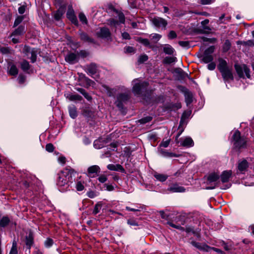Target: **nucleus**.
<instances>
[{
  "label": "nucleus",
  "instance_id": "nucleus-34",
  "mask_svg": "<svg viewBox=\"0 0 254 254\" xmlns=\"http://www.w3.org/2000/svg\"><path fill=\"white\" fill-rule=\"evenodd\" d=\"M97 36L99 38L108 40L110 38L111 33H97Z\"/></svg>",
  "mask_w": 254,
  "mask_h": 254
},
{
  "label": "nucleus",
  "instance_id": "nucleus-2",
  "mask_svg": "<svg viewBox=\"0 0 254 254\" xmlns=\"http://www.w3.org/2000/svg\"><path fill=\"white\" fill-rule=\"evenodd\" d=\"M73 172L72 169H65L58 174L57 184L59 187L68 186V183L71 180V173Z\"/></svg>",
  "mask_w": 254,
  "mask_h": 254
},
{
  "label": "nucleus",
  "instance_id": "nucleus-13",
  "mask_svg": "<svg viewBox=\"0 0 254 254\" xmlns=\"http://www.w3.org/2000/svg\"><path fill=\"white\" fill-rule=\"evenodd\" d=\"M65 9L66 5L65 4L60 6L59 8L54 13V18L56 20H59L65 12Z\"/></svg>",
  "mask_w": 254,
  "mask_h": 254
},
{
  "label": "nucleus",
  "instance_id": "nucleus-35",
  "mask_svg": "<svg viewBox=\"0 0 254 254\" xmlns=\"http://www.w3.org/2000/svg\"><path fill=\"white\" fill-rule=\"evenodd\" d=\"M21 68L24 71L28 70L30 68L29 63L26 60H23L21 63Z\"/></svg>",
  "mask_w": 254,
  "mask_h": 254
},
{
  "label": "nucleus",
  "instance_id": "nucleus-36",
  "mask_svg": "<svg viewBox=\"0 0 254 254\" xmlns=\"http://www.w3.org/2000/svg\"><path fill=\"white\" fill-rule=\"evenodd\" d=\"M81 38L85 41H87L89 43H94V40L87 35L85 33H82L81 35Z\"/></svg>",
  "mask_w": 254,
  "mask_h": 254
},
{
  "label": "nucleus",
  "instance_id": "nucleus-18",
  "mask_svg": "<svg viewBox=\"0 0 254 254\" xmlns=\"http://www.w3.org/2000/svg\"><path fill=\"white\" fill-rule=\"evenodd\" d=\"M168 190L173 192H183L186 190L183 187L179 186L178 185H174L172 187H170Z\"/></svg>",
  "mask_w": 254,
  "mask_h": 254
},
{
  "label": "nucleus",
  "instance_id": "nucleus-6",
  "mask_svg": "<svg viewBox=\"0 0 254 254\" xmlns=\"http://www.w3.org/2000/svg\"><path fill=\"white\" fill-rule=\"evenodd\" d=\"M214 50L215 47L214 46H211L206 49L204 51L203 54L200 57L201 61L206 64L212 62L214 58L212 54L214 52Z\"/></svg>",
  "mask_w": 254,
  "mask_h": 254
},
{
  "label": "nucleus",
  "instance_id": "nucleus-48",
  "mask_svg": "<svg viewBox=\"0 0 254 254\" xmlns=\"http://www.w3.org/2000/svg\"><path fill=\"white\" fill-rule=\"evenodd\" d=\"M76 188L78 191H82L84 190V187L81 182H78L76 185Z\"/></svg>",
  "mask_w": 254,
  "mask_h": 254
},
{
  "label": "nucleus",
  "instance_id": "nucleus-17",
  "mask_svg": "<svg viewBox=\"0 0 254 254\" xmlns=\"http://www.w3.org/2000/svg\"><path fill=\"white\" fill-rule=\"evenodd\" d=\"M219 178V174L216 173H211L209 174L207 177V184H209L212 183H215Z\"/></svg>",
  "mask_w": 254,
  "mask_h": 254
},
{
  "label": "nucleus",
  "instance_id": "nucleus-5",
  "mask_svg": "<svg viewBox=\"0 0 254 254\" xmlns=\"http://www.w3.org/2000/svg\"><path fill=\"white\" fill-rule=\"evenodd\" d=\"M138 80V79H135L133 80V82L135 83L133 86L132 91L135 95L143 96V92L144 91H146L148 85V83L146 82H143L141 83L136 82Z\"/></svg>",
  "mask_w": 254,
  "mask_h": 254
},
{
  "label": "nucleus",
  "instance_id": "nucleus-62",
  "mask_svg": "<svg viewBox=\"0 0 254 254\" xmlns=\"http://www.w3.org/2000/svg\"><path fill=\"white\" fill-rule=\"evenodd\" d=\"M78 56H80L83 58H85L87 56L88 53L85 51H80L77 54Z\"/></svg>",
  "mask_w": 254,
  "mask_h": 254
},
{
  "label": "nucleus",
  "instance_id": "nucleus-41",
  "mask_svg": "<svg viewBox=\"0 0 254 254\" xmlns=\"http://www.w3.org/2000/svg\"><path fill=\"white\" fill-rule=\"evenodd\" d=\"M148 56L146 55H143L139 56L138 59V62L140 64L143 63L148 60Z\"/></svg>",
  "mask_w": 254,
  "mask_h": 254
},
{
  "label": "nucleus",
  "instance_id": "nucleus-27",
  "mask_svg": "<svg viewBox=\"0 0 254 254\" xmlns=\"http://www.w3.org/2000/svg\"><path fill=\"white\" fill-rule=\"evenodd\" d=\"M76 90L82 94L84 97L88 100L90 101L92 99L91 97L85 91V89L82 88H77Z\"/></svg>",
  "mask_w": 254,
  "mask_h": 254
},
{
  "label": "nucleus",
  "instance_id": "nucleus-39",
  "mask_svg": "<svg viewBox=\"0 0 254 254\" xmlns=\"http://www.w3.org/2000/svg\"><path fill=\"white\" fill-rule=\"evenodd\" d=\"M54 244L53 240L51 238H48L44 242L45 246L46 248H49L52 246Z\"/></svg>",
  "mask_w": 254,
  "mask_h": 254
},
{
  "label": "nucleus",
  "instance_id": "nucleus-28",
  "mask_svg": "<svg viewBox=\"0 0 254 254\" xmlns=\"http://www.w3.org/2000/svg\"><path fill=\"white\" fill-rule=\"evenodd\" d=\"M154 176L157 180L161 182H164L168 178L167 175L161 174L156 173L154 175Z\"/></svg>",
  "mask_w": 254,
  "mask_h": 254
},
{
  "label": "nucleus",
  "instance_id": "nucleus-55",
  "mask_svg": "<svg viewBox=\"0 0 254 254\" xmlns=\"http://www.w3.org/2000/svg\"><path fill=\"white\" fill-rule=\"evenodd\" d=\"M170 142V140L169 139L167 140L166 141H163L161 143L160 146L163 147H167L169 145Z\"/></svg>",
  "mask_w": 254,
  "mask_h": 254
},
{
  "label": "nucleus",
  "instance_id": "nucleus-50",
  "mask_svg": "<svg viewBox=\"0 0 254 254\" xmlns=\"http://www.w3.org/2000/svg\"><path fill=\"white\" fill-rule=\"evenodd\" d=\"M240 43H241V44H243L244 45H249V46H254V42L252 40H249L248 41H243V42H240V41L237 42L238 44H239Z\"/></svg>",
  "mask_w": 254,
  "mask_h": 254
},
{
  "label": "nucleus",
  "instance_id": "nucleus-25",
  "mask_svg": "<svg viewBox=\"0 0 254 254\" xmlns=\"http://www.w3.org/2000/svg\"><path fill=\"white\" fill-rule=\"evenodd\" d=\"M37 51L35 49H32L30 51L29 56L27 57L28 58L31 60L32 63H34L36 61Z\"/></svg>",
  "mask_w": 254,
  "mask_h": 254
},
{
  "label": "nucleus",
  "instance_id": "nucleus-42",
  "mask_svg": "<svg viewBox=\"0 0 254 254\" xmlns=\"http://www.w3.org/2000/svg\"><path fill=\"white\" fill-rule=\"evenodd\" d=\"M152 118L151 117H146L145 118H142V119L139 120L138 121V122L140 124H145V123L150 122L152 120Z\"/></svg>",
  "mask_w": 254,
  "mask_h": 254
},
{
  "label": "nucleus",
  "instance_id": "nucleus-57",
  "mask_svg": "<svg viewBox=\"0 0 254 254\" xmlns=\"http://www.w3.org/2000/svg\"><path fill=\"white\" fill-rule=\"evenodd\" d=\"M209 22V20L208 19H205L201 22V24L203 25V29H206L208 30H210V28L207 26H205V25L207 24Z\"/></svg>",
  "mask_w": 254,
  "mask_h": 254
},
{
  "label": "nucleus",
  "instance_id": "nucleus-16",
  "mask_svg": "<svg viewBox=\"0 0 254 254\" xmlns=\"http://www.w3.org/2000/svg\"><path fill=\"white\" fill-rule=\"evenodd\" d=\"M107 168L111 171H120L123 173H126V171L123 167L120 164H110L107 165Z\"/></svg>",
  "mask_w": 254,
  "mask_h": 254
},
{
  "label": "nucleus",
  "instance_id": "nucleus-23",
  "mask_svg": "<svg viewBox=\"0 0 254 254\" xmlns=\"http://www.w3.org/2000/svg\"><path fill=\"white\" fill-rule=\"evenodd\" d=\"M66 98L70 101H81L82 97L78 94H67Z\"/></svg>",
  "mask_w": 254,
  "mask_h": 254
},
{
  "label": "nucleus",
  "instance_id": "nucleus-3",
  "mask_svg": "<svg viewBox=\"0 0 254 254\" xmlns=\"http://www.w3.org/2000/svg\"><path fill=\"white\" fill-rule=\"evenodd\" d=\"M232 141L233 143L234 147L239 150L246 146L247 140L246 138L241 135L239 130H236L232 136Z\"/></svg>",
  "mask_w": 254,
  "mask_h": 254
},
{
  "label": "nucleus",
  "instance_id": "nucleus-64",
  "mask_svg": "<svg viewBox=\"0 0 254 254\" xmlns=\"http://www.w3.org/2000/svg\"><path fill=\"white\" fill-rule=\"evenodd\" d=\"M87 196L91 198H94L95 196V193L93 191H89L87 193Z\"/></svg>",
  "mask_w": 254,
  "mask_h": 254
},
{
  "label": "nucleus",
  "instance_id": "nucleus-61",
  "mask_svg": "<svg viewBox=\"0 0 254 254\" xmlns=\"http://www.w3.org/2000/svg\"><path fill=\"white\" fill-rule=\"evenodd\" d=\"M210 250H212V248L206 245H202L201 249H200V250L204 251L206 252H209Z\"/></svg>",
  "mask_w": 254,
  "mask_h": 254
},
{
  "label": "nucleus",
  "instance_id": "nucleus-10",
  "mask_svg": "<svg viewBox=\"0 0 254 254\" xmlns=\"http://www.w3.org/2000/svg\"><path fill=\"white\" fill-rule=\"evenodd\" d=\"M66 16L71 22L75 25L78 24V21L76 16L74 14V12L71 6H69L67 12L66 13Z\"/></svg>",
  "mask_w": 254,
  "mask_h": 254
},
{
  "label": "nucleus",
  "instance_id": "nucleus-26",
  "mask_svg": "<svg viewBox=\"0 0 254 254\" xmlns=\"http://www.w3.org/2000/svg\"><path fill=\"white\" fill-rule=\"evenodd\" d=\"M163 51L166 54L173 55L175 50L171 46L169 45H165L163 48Z\"/></svg>",
  "mask_w": 254,
  "mask_h": 254
},
{
  "label": "nucleus",
  "instance_id": "nucleus-22",
  "mask_svg": "<svg viewBox=\"0 0 254 254\" xmlns=\"http://www.w3.org/2000/svg\"><path fill=\"white\" fill-rule=\"evenodd\" d=\"M25 243L26 246L28 247V248L30 250L33 244V236L31 232H30L29 234L26 237Z\"/></svg>",
  "mask_w": 254,
  "mask_h": 254
},
{
  "label": "nucleus",
  "instance_id": "nucleus-4",
  "mask_svg": "<svg viewBox=\"0 0 254 254\" xmlns=\"http://www.w3.org/2000/svg\"><path fill=\"white\" fill-rule=\"evenodd\" d=\"M234 67L238 76L240 78H251L250 69L247 65L245 64H235Z\"/></svg>",
  "mask_w": 254,
  "mask_h": 254
},
{
  "label": "nucleus",
  "instance_id": "nucleus-52",
  "mask_svg": "<svg viewBox=\"0 0 254 254\" xmlns=\"http://www.w3.org/2000/svg\"><path fill=\"white\" fill-rule=\"evenodd\" d=\"M127 223L130 226H138V223L133 219L127 220Z\"/></svg>",
  "mask_w": 254,
  "mask_h": 254
},
{
  "label": "nucleus",
  "instance_id": "nucleus-44",
  "mask_svg": "<svg viewBox=\"0 0 254 254\" xmlns=\"http://www.w3.org/2000/svg\"><path fill=\"white\" fill-rule=\"evenodd\" d=\"M138 41L140 43L143 44L145 46H148L149 45V42L147 39H143L141 38H138Z\"/></svg>",
  "mask_w": 254,
  "mask_h": 254
},
{
  "label": "nucleus",
  "instance_id": "nucleus-38",
  "mask_svg": "<svg viewBox=\"0 0 254 254\" xmlns=\"http://www.w3.org/2000/svg\"><path fill=\"white\" fill-rule=\"evenodd\" d=\"M9 73L11 75H15L18 73V69L15 65H12L10 68Z\"/></svg>",
  "mask_w": 254,
  "mask_h": 254
},
{
  "label": "nucleus",
  "instance_id": "nucleus-15",
  "mask_svg": "<svg viewBox=\"0 0 254 254\" xmlns=\"http://www.w3.org/2000/svg\"><path fill=\"white\" fill-rule=\"evenodd\" d=\"M181 142L180 143V146L186 147H190L194 145L192 139L190 137H187L184 139L181 138Z\"/></svg>",
  "mask_w": 254,
  "mask_h": 254
},
{
  "label": "nucleus",
  "instance_id": "nucleus-7",
  "mask_svg": "<svg viewBox=\"0 0 254 254\" xmlns=\"http://www.w3.org/2000/svg\"><path fill=\"white\" fill-rule=\"evenodd\" d=\"M116 13L118 14L120 21L119 22L117 20H115L113 18H111L108 20L109 25L113 27H116L117 26H119L120 25V23H124L125 21V15L123 12L118 11V13Z\"/></svg>",
  "mask_w": 254,
  "mask_h": 254
},
{
  "label": "nucleus",
  "instance_id": "nucleus-54",
  "mask_svg": "<svg viewBox=\"0 0 254 254\" xmlns=\"http://www.w3.org/2000/svg\"><path fill=\"white\" fill-rule=\"evenodd\" d=\"M125 52L127 53H133L135 52V49L131 47H127L125 48Z\"/></svg>",
  "mask_w": 254,
  "mask_h": 254
},
{
  "label": "nucleus",
  "instance_id": "nucleus-21",
  "mask_svg": "<svg viewBox=\"0 0 254 254\" xmlns=\"http://www.w3.org/2000/svg\"><path fill=\"white\" fill-rule=\"evenodd\" d=\"M158 151L160 155L165 157H177V155L176 154L169 152L163 149H160L158 150Z\"/></svg>",
  "mask_w": 254,
  "mask_h": 254
},
{
  "label": "nucleus",
  "instance_id": "nucleus-8",
  "mask_svg": "<svg viewBox=\"0 0 254 254\" xmlns=\"http://www.w3.org/2000/svg\"><path fill=\"white\" fill-rule=\"evenodd\" d=\"M129 99V94L127 93L119 94L117 97L116 105L119 108H122L123 103L127 101Z\"/></svg>",
  "mask_w": 254,
  "mask_h": 254
},
{
  "label": "nucleus",
  "instance_id": "nucleus-46",
  "mask_svg": "<svg viewBox=\"0 0 254 254\" xmlns=\"http://www.w3.org/2000/svg\"><path fill=\"white\" fill-rule=\"evenodd\" d=\"M179 44L182 47L188 48L190 47L189 41H179Z\"/></svg>",
  "mask_w": 254,
  "mask_h": 254
},
{
  "label": "nucleus",
  "instance_id": "nucleus-60",
  "mask_svg": "<svg viewBox=\"0 0 254 254\" xmlns=\"http://www.w3.org/2000/svg\"><path fill=\"white\" fill-rule=\"evenodd\" d=\"M0 52L4 54H6L9 53V49L7 47L0 48Z\"/></svg>",
  "mask_w": 254,
  "mask_h": 254
},
{
  "label": "nucleus",
  "instance_id": "nucleus-20",
  "mask_svg": "<svg viewBox=\"0 0 254 254\" xmlns=\"http://www.w3.org/2000/svg\"><path fill=\"white\" fill-rule=\"evenodd\" d=\"M232 175L231 171H224L221 176V179L222 183H226L229 181V178Z\"/></svg>",
  "mask_w": 254,
  "mask_h": 254
},
{
  "label": "nucleus",
  "instance_id": "nucleus-58",
  "mask_svg": "<svg viewBox=\"0 0 254 254\" xmlns=\"http://www.w3.org/2000/svg\"><path fill=\"white\" fill-rule=\"evenodd\" d=\"M18 82L20 84H22L25 80V76L23 75L20 74L18 78Z\"/></svg>",
  "mask_w": 254,
  "mask_h": 254
},
{
  "label": "nucleus",
  "instance_id": "nucleus-59",
  "mask_svg": "<svg viewBox=\"0 0 254 254\" xmlns=\"http://www.w3.org/2000/svg\"><path fill=\"white\" fill-rule=\"evenodd\" d=\"M32 49H31L30 47L25 46L24 47L23 51L25 54L26 55L27 57L29 56V53L30 51H31Z\"/></svg>",
  "mask_w": 254,
  "mask_h": 254
},
{
  "label": "nucleus",
  "instance_id": "nucleus-1",
  "mask_svg": "<svg viewBox=\"0 0 254 254\" xmlns=\"http://www.w3.org/2000/svg\"><path fill=\"white\" fill-rule=\"evenodd\" d=\"M218 61L219 63L217 68L221 73L223 80L227 82L233 80L234 76L232 66H229L227 61L221 58H218Z\"/></svg>",
  "mask_w": 254,
  "mask_h": 254
},
{
  "label": "nucleus",
  "instance_id": "nucleus-53",
  "mask_svg": "<svg viewBox=\"0 0 254 254\" xmlns=\"http://www.w3.org/2000/svg\"><path fill=\"white\" fill-rule=\"evenodd\" d=\"M216 67V64L214 62H211L207 65V68L209 70H213Z\"/></svg>",
  "mask_w": 254,
  "mask_h": 254
},
{
  "label": "nucleus",
  "instance_id": "nucleus-33",
  "mask_svg": "<svg viewBox=\"0 0 254 254\" xmlns=\"http://www.w3.org/2000/svg\"><path fill=\"white\" fill-rule=\"evenodd\" d=\"M10 220L7 216H3L0 220V226L1 227H5L8 224Z\"/></svg>",
  "mask_w": 254,
  "mask_h": 254
},
{
  "label": "nucleus",
  "instance_id": "nucleus-43",
  "mask_svg": "<svg viewBox=\"0 0 254 254\" xmlns=\"http://www.w3.org/2000/svg\"><path fill=\"white\" fill-rule=\"evenodd\" d=\"M23 19V16H18L15 19L14 23V27L17 26L19 24H20Z\"/></svg>",
  "mask_w": 254,
  "mask_h": 254
},
{
  "label": "nucleus",
  "instance_id": "nucleus-9",
  "mask_svg": "<svg viewBox=\"0 0 254 254\" xmlns=\"http://www.w3.org/2000/svg\"><path fill=\"white\" fill-rule=\"evenodd\" d=\"M153 25L157 27L165 28L167 25V22L164 19L156 17L151 20Z\"/></svg>",
  "mask_w": 254,
  "mask_h": 254
},
{
  "label": "nucleus",
  "instance_id": "nucleus-12",
  "mask_svg": "<svg viewBox=\"0 0 254 254\" xmlns=\"http://www.w3.org/2000/svg\"><path fill=\"white\" fill-rule=\"evenodd\" d=\"M100 168L97 165H93L89 167L87 169L88 175L89 177L94 178L100 173Z\"/></svg>",
  "mask_w": 254,
  "mask_h": 254
},
{
  "label": "nucleus",
  "instance_id": "nucleus-24",
  "mask_svg": "<svg viewBox=\"0 0 254 254\" xmlns=\"http://www.w3.org/2000/svg\"><path fill=\"white\" fill-rule=\"evenodd\" d=\"M69 114L71 118L75 119L77 116V109L76 107L72 105L68 107Z\"/></svg>",
  "mask_w": 254,
  "mask_h": 254
},
{
  "label": "nucleus",
  "instance_id": "nucleus-63",
  "mask_svg": "<svg viewBox=\"0 0 254 254\" xmlns=\"http://www.w3.org/2000/svg\"><path fill=\"white\" fill-rule=\"evenodd\" d=\"M161 37V36L160 35L156 33L152 36V39H153L155 42H157L160 39Z\"/></svg>",
  "mask_w": 254,
  "mask_h": 254
},
{
  "label": "nucleus",
  "instance_id": "nucleus-32",
  "mask_svg": "<svg viewBox=\"0 0 254 254\" xmlns=\"http://www.w3.org/2000/svg\"><path fill=\"white\" fill-rule=\"evenodd\" d=\"M18 254V251H17V243L15 240H14L12 242V247L11 248V250L9 252V254Z\"/></svg>",
  "mask_w": 254,
  "mask_h": 254
},
{
  "label": "nucleus",
  "instance_id": "nucleus-31",
  "mask_svg": "<svg viewBox=\"0 0 254 254\" xmlns=\"http://www.w3.org/2000/svg\"><path fill=\"white\" fill-rule=\"evenodd\" d=\"M231 44L230 42L228 40H225L223 45V52L224 53H226L228 52L231 48Z\"/></svg>",
  "mask_w": 254,
  "mask_h": 254
},
{
  "label": "nucleus",
  "instance_id": "nucleus-40",
  "mask_svg": "<svg viewBox=\"0 0 254 254\" xmlns=\"http://www.w3.org/2000/svg\"><path fill=\"white\" fill-rule=\"evenodd\" d=\"M79 19L81 22H82L83 24H87V19L86 18V16L84 15V14L82 12H80L79 14Z\"/></svg>",
  "mask_w": 254,
  "mask_h": 254
},
{
  "label": "nucleus",
  "instance_id": "nucleus-30",
  "mask_svg": "<svg viewBox=\"0 0 254 254\" xmlns=\"http://www.w3.org/2000/svg\"><path fill=\"white\" fill-rule=\"evenodd\" d=\"M103 87L106 89L107 93L109 96H114L116 90L114 88H111L107 85H104Z\"/></svg>",
  "mask_w": 254,
  "mask_h": 254
},
{
  "label": "nucleus",
  "instance_id": "nucleus-11",
  "mask_svg": "<svg viewBox=\"0 0 254 254\" xmlns=\"http://www.w3.org/2000/svg\"><path fill=\"white\" fill-rule=\"evenodd\" d=\"M78 60L79 57L78 55L73 53H68L65 57V61L70 64H74L78 62Z\"/></svg>",
  "mask_w": 254,
  "mask_h": 254
},
{
  "label": "nucleus",
  "instance_id": "nucleus-14",
  "mask_svg": "<svg viewBox=\"0 0 254 254\" xmlns=\"http://www.w3.org/2000/svg\"><path fill=\"white\" fill-rule=\"evenodd\" d=\"M97 71V66L95 64L92 63L86 65V72L88 74L92 76Z\"/></svg>",
  "mask_w": 254,
  "mask_h": 254
},
{
  "label": "nucleus",
  "instance_id": "nucleus-56",
  "mask_svg": "<svg viewBox=\"0 0 254 254\" xmlns=\"http://www.w3.org/2000/svg\"><path fill=\"white\" fill-rule=\"evenodd\" d=\"M191 245L195 247V248H197L198 249L200 250L201 249V245L198 242H195V241H192L191 242Z\"/></svg>",
  "mask_w": 254,
  "mask_h": 254
},
{
  "label": "nucleus",
  "instance_id": "nucleus-49",
  "mask_svg": "<svg viewBox=\"0 0 254 254\" xmlns=\"http://www.w3.org/2000/svg\"><path fill=\"white\" fill-rule=\"evenodd\" d=\"M202 39L203 40V41L204 42H208L211 43H214L216 41V39L215 38H207V37H202Z\"/></svg>",
  "mask_w": 254,
  "mask_h": 254
},
{
  "label": "nucleus",
  "instance_id": "nucleus-47",
  "mask_svg": "<svg viewBox=\"0 0 254 254\" xmlns=\"http://www.w3.org/2000/svg\"><path fill=\"white\" fill-rule=\"evenodd\" d=\"M46 150L49 152H53L54 150V146L53 144L52 143L47 144L46 145Z\"/></svg>",
  "mask_w": 254,
  "mask_h": 254
},
{
  "label": "nucleus",
  "instance_id": "nucleus-45",
  "mask_svg": "<svg viewBox=\"0 0 254 254\" xmlns=\"http://www.w3.org/2000/svg\"><path fill=\"white\" fill-rule=\"evenodd\" d=\"M168 224L170 226H171L173 228H175L176 229H179V230H180L181 231H184L185 230V229L184 227H181V226L180 225H176V224H173V223L171 222H168Z\"/></svg>",
  "mask_w": 254,
  "mask_h": 254
},
{
  "label": "nucleus",
  "instance_id": "nucleus-37",
  "mask_svg": "<svg viewBox=\"0 0 254 254\" xmlns=\"http://www.w3.org/2000/svg\"><path fill=\"white\" fill-rule=\"evenodd\" d=\"M102 207V203L101 202H99L96 204L94 206V210L93 211V214L96 215L98 213Z\"/></svg>",
  "mask_w": 254,
  "mask_h": 254
},
{
  "label": "nucleus",
  "instance_id": "nucleus-19",
  "mask_svg": "<svg viewBox=\"0 0 254 254\" xmlns=\"http://www.w3.org/2000/svg\"><path fill=\"white\" fill-rule=\"evenodd\" d=\"M248 167V163L246 160L244 159L241 161H239L238 166V170L241 171H245Z\"/></svg>",
  "mask_w": 254,
  "mask_h": 254
},
{
  "label": "nucleus",
  "instance_id": "nucleus-29",
  "mask_svg": "<svg viewBox=\"0 0 254 254\" xmlns=\"http://www.w3.org/2000/svg\"><path fill=\"white\" fill-rule=\"evenodd\" d=\"M177 58L175 57H166L163 60V63L166 64H170L176 62Z\"/></svg>",
  "mask_w": 254,
  "mask_h": 254
},
{
  "label": "nucleus",
  "instance_id": "nucleus-51",
  "mask_svg": "<svg viewBox=\"0 0 254 254\" xmlns=\"http://www.w3.org/2000/svg\"><path fill=\"white\" fill-rule=\"evenodd\" d=\"M98 180L100 183H104L107 181V177L105 175H101L99 177Z\"/></svg>",
  "mask_w": 254,
  "mask_h": 254
}]
</instances>
